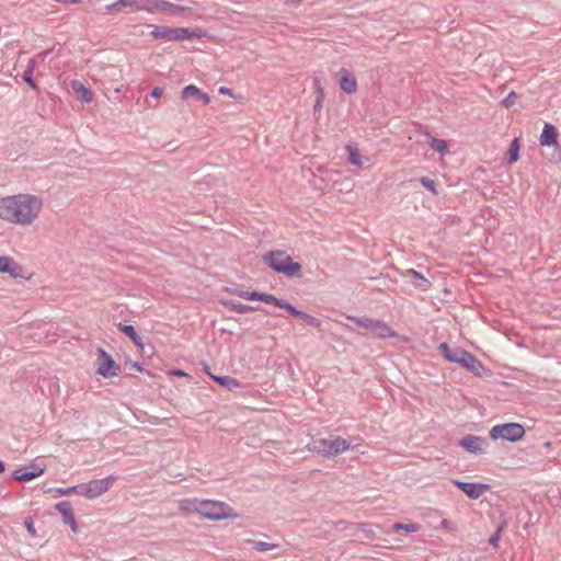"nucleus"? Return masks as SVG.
<instances>
[{"label":"nucleus","mask_w":561,"mask_h":561,"mask_svg":"<svg viewBox=\"0 0 561 561\" xmlns=\"http://www.w3.org/2000/svg\"><path fill=\"white\" fill-rule=\"evenodd\" d=\"M43 207L39 197L31 194H18L0 199V218L18 225H31Z\"/></svg>","instance_id":"obj_1"},{"label":"nucleus","mask_w":561,"mask_h":561,"mask_svg":"<svg viewBox=\"0 0 561 561\" xmlns=\"http://www.w3.org/2000/svg\"><path fill=\"white\" fill-rule=\"evenodd\" d=\"M438 351L446 360L459 364L474 376H482L484 374L485 368L483 364L470 352L459 346L450 347L446 342L439 344Z\"/></svg>","instance_id":"obj_2"},{"label":"nucleus","mask_w":561,"mask_h":561,"mask_svg":"<svg viewBox=\"0 0 561 561\" xmlns=\"http://www.w3.org/2000/svg\"><path fill=\"white\" fill-rule=\"evenodd\" d=\"M263 262L278 274L290 278H300L302 266L295 262L293 257L282 250H272L263 255Z\"/></svg>","instance_id":"obj_3"},{"label":"nucleus","mask_w":561,"mask_h":561,"mask_svg":"<svg viewBox=\"0 0 561 561\" xmlns=\"http://www.w3.org/2000/svg\"><path fill=\"white\" fill-rule=\"evenodd\" d=\"M351 448V444L337 436L333 440H328L324 438H318L312 440L310 449L319 455H322L327 458L336 457L339 455H342L346 450Z\"/></svg>","instance_id":"obj_4"},{"label":"nucleus","mask_w":561,"mask_h":561,"mask_svg":"<svg viewBox=\"0 0 561 561\" xmlns=\"http://www.w3.org/2000/svg\"><path fill=\"white\" fill-rule=\"evenodd\" d=\"M150 35L157 39L163 41H186L202 36L199 30H191L187 27L171 28L168 26H152Z\"/></svg>","instance_id":"obj_5"},{"label":"nucleus","mask_w":561,"mask_h":561,"mask_svg":"<svg viewBox=\"0 0 561 561\" xmlns=\"http://www.w3.org/2000/svg\"><path fill=\"white\" fill-rule=\"evenodd\" d=\"M489 435L493 440L502 438L507 442L516 443L524 437L525 427L514 422L497 424L490 430Z\"/></svg>","instance_id":"obj_6"},{"label":"nucleus","mask_w":561,"mask_h":561,"mask_svg":"<svg viewBox=\"0 0 561 561\" xmlns=\"http://www.w3.org/2000/svg\"><path fill=\"white\" fill-rule=\"evenodd\" d=\"M199 514L209 520H220L234 516L232 508L220 501L202 500Z\"/></svg>","instance_id":"obj_7"},{"label":"nucleus","mask_w":561,"mask_h":561,"mask_svg":"<svg viewBox=\"0 0 561 561\" xmlns=\"http://www.w3.org/2000/svg\"><path fill=\"white\" fill-rule=\"evenodd\" d=\"M115 480L116 478L114 476H108L106 478L96 479L87 483L79 484V494L85 496L87 499H95L104 494Z\"/></svg>","instance_id":"obj_8"},{"label":"nucleus","mask_w":561,"mask_h":561,"mask_svg":"<svg viewBox=\"0 0 561 561\" xmlns=\"http://www.w3.org/2000/svg\"><path fill=\"white\" fill-rule=\"evenodd\" d=\"M96 373L103 378H112L118 375L121 368L114 358L103 347L98 348Z\"/></svg>","instance_id":"obj_9"},{"label":"nucleus","mask_w":561,"mask_h":561,"mask_svg":"<svg viewBox=\"0 0 561 561\" xmlns=\"http://www.w3.org/2000/svg\"><path fill=\"white\" fill-rule=\"evenodd\" d=\"M45 471V466L38 463H31L28 467H20L11 474L12 479L20 482H28L42 476Z\"/></svg>","instance_id":"obj_10"},{"label":"nucleus","mask_w":561,"mask_h":561,"mask_svg":"<svg viewBox=\"0 0 561 561\" xmlns=\"http://www.w3.org/2000/svg\"><path fill=\"white\" fill-rule=\"evenodd\" d=\"M453 483L471 500L479 499L491 488L490 484L481 482H463L460 480H454Z\"/></svg>","instance_id":"obj_11"},{"label":"nucleus","mask_w":561,"mask_h":561,"mask_svg":"<svg viewBox=\"0 0 561 561\" xmlns=\"http://www.w3.org/2000/svg\"><path fill=\"white\" fill-rule=\"evenodd\" d=\"M484 444L485 440L482 437L474 435H466L459 442L461 448L474 455H481L483 453Z\"/></svg>","instance_id":"obj_12"},{"label":"nucleus","mask_w":561,"mask_h":561,"mask_svg":"<svg viewBox=\"0 0 561 561\" xmlns=\"http://www.w3.org/2000/svg\"><path fill=\"white\" fill-rule=\"evenodd\" d=\"M56 510L61 515L62 522L70 526L73 533L77 531V523L75 519L73 508L69 501H62L56 504Z\"/></svg>","instance_id":"obj_13"},{"label":"nucleus","mask_w":561,"mask_h":561,"mask_svg":"<svg viewBox=\"0 0 561 561\" xmlns=\"http://www.w3.org/2000/svg\"><path fill=\"white\" fill-rule=\"evenodd\" d=\"M340 89L346 94L355 93L357 90L356 79L345 68H341L337 72Z\"/></svg>","instance_id":"obj_14"},{"label":"nucleus","mask_w":561,"mask_h":561,"mask_svg":"<svg viewBox=\"0 0 561 561\" xmlns=\"http://www.w3.org/2000/svg\"><path fill=\"white\" fill-rule=\"evenodd\" d=\"M0 273L9 274L13 278L23 277L22 267L9 256H0Z\"/></svg>","instance_id":"obj_15"},{"label":"nucleus","mask_w":561,"mask_h":561,"mask_svg":"<svg viewBox=\"0 0 561 561\" xmlns=\"http://www.w3.org/2000/svg\"><path fill=\"white\" fill-rule=\"evenodd\" d=\"M192 98L201 100L204 104L210 102V96L194 84L186 85L182 91L183 100H190Z\"/></svg>","instance_id":"obj_16"},{"label":"nucleus","mask_w":561,"mask_h":561,"mask_svg":"<svg viewBox=\"0 0 561 561\" xmlns=\"http://www.w3.org/2000/svg\"><path fill=\"white\" fill-rule=\"evenodd\" d=\"M558 141V131L557 128L549 123H546L540 135V145L541 146H552Z\"/></svg>","instance_id":"obj_17"},{"label":"nucleus","mask_w":561,"mask_h":561,"mask_svg":"<svg viewBox=\"0 0 561 561\" xmlns=\"http://www.w3.org/2000/svg\"><path fill=\"white\" fill-rule=\"evenodd\" d=\"M159 4L160 11L167 12L173 16L184 15L192 12V9L190 7L178 5L165 0H162Z\"/></svg>","instance_id":"obj_18"},{"label":"nucleus","mask_w":561,"mask_h":561,"mask_svg":"<svg viewBox=\"0 0 561 561\" xmlns=\"http://www.w3.org/2000/svg\"><path fill=\"white\" fill-rule=\"evenodd\" d=\"M370 333L379 339L397 336V332L394 330H392L386 322L379 320H376Z\"/></svg>","instance_id":"obj_19"},{"label":"nucleus","mask_w":561,"mask_h":561,"mask_svg":"<svg viewBox=\"0 0 561 561\" xmlns=\"http://www.w3.org/2000/svg\"><path fill=\"white\" fill-rule=\"evenodd\" d=\"M118 330L128 336L138 348H144V342L131 324L118 323Z\"/></svg>","instance_id":"obj_20"},{"label":"nucleus","mask_w":561,"mask_h":561,"mask_svg":"<svg viewBox=\"0 0 561 561\" xmlns=\"http://www.w3.org/2000/svg\"><path fill=\"white\" fill-rule=\"evenodd\" d=\"M240 296L248 300H257L263 301L268 305H273L275 296L266 293H260V291H242Z\"/></svg>","instance_id":"obj_21"},{"label":"nucleus","mask_w":561,"mask_h":561,"mask_svg":"<svg viewBox=\"0 0 561 561\" xmlns=\"http://www.w3.org/2000/svg\"><path fill=\"white\" fill-rule=\"evenodd\" d=\"M210 378L230 391L240 388L239 380L230 376L210 375Z\"/></svg>","instance_id":"obj_22"},{"label":"nucleus","mask_w":561,"mask_h":561,"mask_svg":"<svg viewBox=\"0 0 561 561\" xmlns=\"http://www.w3.org/2000/svg\"><path fill=\"white\" fill-rule=\"evenodd\" d=\"M162 0H136V11H147L153 13L160 11Z\"/></svg>","instance_id":"obj_23"},{"label":"nucleus","mask_w":561,"mask_h":561,"mask_svg":"<svg viewBox=\"0 0 561 561\" xmlns=\"http://www.w3.org/2000/svg\"><path fill=\"white\" fill-rule=\"evenodd\" d=\"M72 89L73 91L80 96V99L83 102H91L93 99L92 91L87 88L83 83L80 81H72Z\"/></svg>","instance_id":"obj_24"},{"label":"nucleus","mask_w":561,"mask_h":561,"mask_svg":"<svg viewBox=\"0 0 561 561\" xmlns=\"http://www.w3.org/2000/svg\"><path fill=\"white\" fill-rule=\"evenodd\" d=\"M408 275L411 276L412 284L417 288L427 289L431 285L430 282L415 270H409Z\"/></svg>","instance_id":"obj_25"},{"label":"nucleus","mask_w":561,"mask_h":561,"mask_svg":"<svg viewBox=\"0 0 561 561\" xmlns=\"http://www.w3.org/2000/svg\"><path fill=\"white\" fill-rule=\"evenodd\" d=\"M273 305L278 308L285 309L290 316L295 318H299L301 313V310L297 309L294 305L289 304L285 299L275 297Z\"/></svg>","instance_id":"obj_26"},{"label":"nucleus","mask_w":561,"mask_h":561,"mask_svg":"<svg viewBox=\"0 0 561 561\" xmlns=\"http://www.w3.org/2000/svg\"><path fill=\"white\" fill-rule=\"evenodd\" d=\"M124 8H130L133 11H136V0H117L105 7L107 11H119Z\"/></svg>","instance_id":"obj_27"},{"label":"nucleus","mask_w":561,"mask_h":561,"mask_svg":"<svg viewBox=\"0 0 561 561\" xmlns=\"http://www.w3.org/2000/svg\"><path fill=\"white\" fill-rule=\"evenodd\" d=\"M199 504H202V500H198V499H193V500L186 499V500H182L180 502V507L183 511L196 512V513L199 514V506H201Z\"/></svg>","instance_id":"obj_28"},{"label":"nucleus","mask_w":561,"mask_h":561,"mask_svg":"<svg viewBox=\"0 0 561 561\" xmlns=\"http://www.w3.org/2000/svg\"><path fill=\"white\" fill-rule=\"evenodd\" d=\"M430 147L440 154H445L448 151V144L444 139L432 138L430 141Z\"/></svg>","instance_id":"obj_29"},{"label":"nucleus","mask_w":561,"mask_h":561,"mask_svg":"<svg viewBox=\"0 0 561 561\" xmlns=\"http://www.w3.org/2000/svg\"><path fill=\"white\" fill-rule=\"evenodd\" d=\"M250 545L252 546V548L254 550H256L259 552H266V551H271L276 548V545H274V543L260 541V540H250Z\"/></svg>","instance_id":"obj_30"},{"label":"nucleus","mask_w":561,"mask_h":561,"mask_svg":"<svg viewBox=\"0 0 561 561\" xmlns=\"http://www.w3.org/2000/svg\"><path fill=\"white\" fill-rule=\"evenodd\" d=\"M33 69H34V61H30V65L27 69L24 71L23 79L28 84V87L33 90L37 89V84L33 79Z\"/></svg>","instance_id":"obj_31"},{"label":"nucleus","mask_w":561,"mask_h":561,"mask_svg":"<svg viewBox=\"0 0 561 561\" xmlns=\"http://www.w3.org/2000/svg\"><path fill=\"white\" fill-rule=\"evenodd\" d=\"M519 158V140L518 138L513 139L508 149V161L515 162Z\"/></svg>","instance_id":"obj_32"},{"label":"nucleus","mask_w":561,"mask_h":561,"mask_svg":"<svg viewBox=\"0 0 561 561\" xmlns=\"http://www.w3.org/2000/svg\"><path fill=\"white\" fill-rule=\"evenodd\" d=\"M226 306H227L230 310H232V311H234V312H237V313H247V312H249V311H251V310H253V309H254L253 307H251V306H249V305L241 304V302H233V301H231V302H226Z\"/></svg>","instance_id":"obj_33"},{"label":"nucleus","mask_w":561,"mask_h":561,"mask_svg":"<svg viewBox=\"0 0 561 561\" xmlns=\"http://www.w3.org/2000/svg\"><path fill=\"white\" fill-rule=\"evenodd\" d=\"M298 319L302 320L306 324L317 329H319L322 324L321 320L304 311H301Z\"/></svg>","instance_id":"obj_34"},{"label":"nucleus","mask_w":561,"mask_h":561,"mask_svg":"<svg viewBox=\"0 0 561 561\" xmlns=\"http://www.w3.org/2000/svg\"><path fill=\"white\" fill-rule=\"evenodd\" d=\"M161 95H162V89L159 87L153 88L152 91L150 92V98H152L154 100V102L147 99L146 103H147L148 107L157 108L159 105L158 100L161 98Z\"/></svg>","instance_id":"obj_35"},{"label":"nucleus","mask_w":561,"mask_h":561,"mask_svg":"<svg viewBox=\"0 0 561 561\" xmlns=\"http://www.w3.org/2000/svg\"><path fill=\"white\" fill-rule=\"evenodd\" d=\"M352 321H354L358 327L367 329L371 332L373 327L376 322L374 319L369 318H356V317H350Z\"/></svg>","instance_id":"obj_36"},{"label":"nucleus","mask_w":561,"mask_h":561,"mask_svg":"<svg viewBox=\"0 0 561 561\" xmlns=\"http://www.w3.org/2000/svg\"><path fill=\"white\" fill-rule=\"evenodd\" d=\"M347 150L350 152L348 161L351 164L359 165L362 163L360 154L358 152V149L355 147L347 146Z\"/></svg>","instance_id":"obj_37"},{"label":"nucleus","mask_w":561,"mask_h":561,"mask_svg":"<svg viewBox=\"0 0 561 561\" xmlns=\"http://www.w3.org/2000/svg\"><path fill=\"white\" fill-rule=\"evenodd\" d=\"M393 528L396 530H404L407 533H416L419 530V526L414 523H408V524H403V523H396L393 525Z\"/></svg>","instance_id":"obj_38"},{"label":"nucleus","mask_w":561,"mask_h":561,"mask_svg":"<svg viewBox=\"0 0 561 561\" xmlns=\"http://www.w3.org/2000/svg\"><path fill=\"white\" fill-rule=\"evenodd\" d=\"M420 183L423 187L427 188L430 192H432L434 195H438V192L436 190V183L434 180L423 176L420 179Z\"/></svg>","instance_id":"obj_39"},{"label":"nucleus","mask_w":561,"mask_h":561,"mask_svg":"<svg viewBox=\"0 0 561 561\" xmlns=\"http://www.w3.org/2000/svg\"><path fill=\"white\" fill-rule=\"evenodd\" d=\"M517 98V93L515 91H512L507 94L505 99L501 101V105L504 106L505 108H510L515 104Z\"/></svg>","instance_id":"obj_40"},{"label":"nucleus","mask_w":561,"mask_h":561,"mask_svg":"<svg viewBox=\"0 0 561 561\" xmlns=\"http://www.w3.org/2000/svg\"><path fill=\"white\" fill-rule=\"evenodd\" d=\"M502 526H499L495 533L489 538L488 542L490 546L497 548V542L502 533Z\"/></svg>","instance_id":"obj_41"},{"label":"nucleus","mask_w":561,"mask_h":561,"mask_svg":"<svg viewBox=\"0 0 561 561\" xmlns=\"http://www.w3.org/2000/svg\"><path fill=\"white\" fill-rule=\"evenodd\" d=\"M24 526L27 530V533L32 536V537H35L36 536V530H35V526H34V522L31 517H26L24 519Z\"/></svg>","instance_id":"obj_42"},{"label":"nucleus","mask_w":561,"mask_h":561,"mask_svg":"<svg viewBox=\"0 0 561 561\" xmlns=\"http://www.w3.org/2000/svg\"><path fill=\"white\" fill-rule=\"evenodd\" d=\"M72 492L79 493V484L78 485H73V486H69V488H59V489H57V493L59 495H69Z\"/></svg>","instance_id":"obj_43"},{"label":"nucleus","mask_w":561,"mask_h":561,"mask_svg":"<svg viewBox=\"0 0 561 561\" xmlns=\"http://www.w3.org/2000/svg\"><path fill=\"white\" fill-rule=\"evenodd\" d=\"M314 85H316V91L318 93V98L323 99V88L320 84V80L317 78L314 79Z\"/></svg>","instance_id":"obj_44"},{"label":"nucleus","mask_w":561,"mask_h":561,"mask_svg":"<svg viewBox=\"0 0 561 561\" xmlns=\"http://www.w3.org/2000/svg\"><path fill=\"white\" fill-rule=\"evenodd\" d=\"M218 92H219V94H224V95H231L232 94L231 89L226 88V87H220Z\"/></svg>","instance_id":"obj_45"},{"label":"nucleus","mask_w":561,"mask_h":561,"mask_svg":"<svg viewBox=\"0 0 561 561\" xmlns=\"http://www.w3.org/2000/svg\"><path fill=\"white\" fill-rule=\"evenodd\" d=\"M322 107V99L321 98H317V101L313 105V111L317 112L319 111L320 108Z\"/></svg>","instance_id":"obj_46"},{"label":"nucleus","mask_w":561,"mask_h":561,"mask_svg":"<svg viewBox=\"0 0 561 561\" xmlns=\"http://www.w3.org/2000/svg\"><path fill=\"white\" fill-rule=\"evenodd\" d=\"M130 366L135 369H137L138 371H145L144 367L140 365V363L138 362H133L130 363Z\"/></svg>","instance_id":"obj_47"},{"label":"nucleus","mask_w":561,"mask_h":561,"mask_svg":"<svg viewBox=\"0 0 561 561\" xmlns=\"http://www.w3.org/2000/svg\"><path fill=\"white\" fill-rule=\"evenodd\" d=\"M172 374H173L174 376H179V377L187 376V374H186V373H184V371H183V370H181V369H173V370H172Z\"/></svg>","instance_id":"obj_48"},{"label":"nucleus","mask_w":561,"mask_h":561,"mask_svg":"<svg viewBox=\"0 0 561 561\" xmlns=\"http://www.w3.org/2000/svg\"><path fill=\"white\" fill-rule=\"evenodd\" d=\"M450 525L451 523L448 520V519H443L442 520V526L445 527V528H450Z\"/></svg>","instance_id":"obj_49"},{"label":"nucleus","mask_w":561,"mask_h":561,"mask_svg":"<svg viewBox=\"0 0 561 561\" xmlns=\"http://www.w3.org/2000/svg\"><path fill=\"white\" fill-rule=\"evenodd\" d=\"M5 471V463L0 459V473Z\"/></svg>","instance_id":"obj_50"},{"label":"nucleus","mask_w":561,"mask_h":561,"mask_svg":"<svg viewBox=\"0 0 561 561\" xmlns=\"http://www.w3.org/2000/svg\"><path fill=\"white\" fill-rule=\"evenodd\" d=\"M204 371L210 377V375H213L210 371H209V366L208 365H204Z\"/></svg>","instance_id":"obj_51"},{"label":"nucleus","mask_w":561,"mask_h":561,"mask_svg":"<svg viewBox=\"0 0 561 561\" xmlns=\"http://www.w3.org/2000/svg\"><path fill=\"white\" fill-rule=\"evenodd\" d=\"M3 490H4V485L0 482V496H2Z\"/></svg>","instance_id":"obj_52"},{"label":"nucleus","mask_w":561,"mask_h":561,"mask_svg":"<svg viewBox=\"0 0 561 561\" xmlns=\"http://www.w3.org/2000/svg\"><path fill=\"white\" fill-rule=\"evenodd\" d=\"M48 54H49V50H45V51L43 53V56H44V57H46Z\"/></svg>","instance_id":"obj_53"}]
</instances>
